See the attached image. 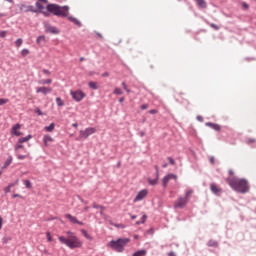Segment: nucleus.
<instances>
[{
    "mask_svg": "<svg viewBox=\"0 0 256 256\" xmlns=\"http://www.w3.org/2000/svg\"><path fill=\"white\" fill-rule=\"evenodd\" d=\"M229 186L233 191H236L237 193H248L249 192V182L245 179H239L237 177H234L232 179L228 180Z\"/></svg>",
    "mask_w": 256,
    "mask_h": 256,
    "instance_id": "1",
    "label": "nucleus"
},
{
    "mask_svg": "<svg viewBox=\"0 0 256 256\" xmlns=\"http://www.w3.org/2000/svg\"><path fill=\"white\" fill-rule=\"evenodd\" d=\"M67 235V238L63 236L58 237L60 243L66 245V247H69V249H79V247L82 245L79 238H77V236H75V234H73L71 231H68Z\"/></svg>",
    "mask_w": 256,
    "mask_h": 256,
    "instance_id": "2",
    "label": "nucleus"
},
{
    "mask_svg": "<svg viewBox=\"0 0 256 256\" xmlns=\"http://www.w3.org/2000/svg\"><path fill=\"white\" fill-rule=\"evenodd\" d=\"M48 13L54 14L56 17H67L69 15V6H59V4H48L46 6Z\"/></svg>",
    "mask_w": 256,
    "mask_h": 256,
    "instance_id": "3",
    "label": "nucleus"
},
{
    "mask_svg": "<svg viewBox=\"0 0 256 256\" xmlns=\"http://www.w3.org/2000/svg\"><path fill=\"white\" fill-rule=\"evenodd\" d=\"M191 195H193V190H187L185 192V196H180L174 203L175 209H183L187 203H189V199H191Z\"/></svg>",
    "mask_w": 256,
    "mask_h": 256,
    "instance_id": "4",
    "label": "nucleus"
},
{
    "mask_svg": "<svg viewBox=\"0 0 256 256\" xmlns=\"http://www.w3.org/2000/svg\"><path fill=\"white\" fill-rule=\"evenodd\" d=\"M128 241V238H119L118 240L110 241L108 246L114 251H117V253H123V249H125V245H127Z\"/></svg>",
    "mask_w": 256,
    "mask_h": 256,
    "instance_id": "5",
    "label": "nucleus"
},
{
    "mask_svg": "<svg viewBox=\"0 0 256 256\" xmlns=\"http://www.w3.org/2000/svg\"><path fill=\"white\" fill-rule=\"evenodd\" d=\"M79 133H80L79 139L85 140V139H88L89 137H91V135H93L94 133H97V129H95L93 127H88L85 130H80Z\"/></svg>",
    "mask_w": 256,
    "mask_h": 256,
    "instance_id": "6",
    "label": "nucleus"
},
{
    "mask_svg": "<svg viewBox=\"0 0 256 256\" xmlns=\"http://www.w3.org/2000/svg\"><path fill=\"white\" fill-rule=\"evenodd\" d=\"M70 95L72 97V99H74V101H77L79 103V101H83V99H85V93L81 90H76L70 91Z\"/></svg>",
    "mask_w": 256,
    "mask_h": 256,
    "instance_id": "7",
    "label": "nucleus"
},
{
    "mask_svg": "<svg viewBox=\"0 0 256 256\" xmlns=\"http://www.w3.org/2000/svg\"><path fill=\"white\" fill-rule=\"evenodd\" d=\"M20 11H23L24 13H37V10H35V7L33 5H25L21 4L19 7Z\"/></svg>",
    "mask_w": 256,
    "mask_h": 256,
    "instance_id": "8",
    "label": "nucleus"
},
{
    "mask_svg": "<svg viewBox=\"0 0 256 256\" xmlns=\"http://www.w3.org/2000/svg\"><path fill=\"white\" fill-rule=\"evenodd\" d=\"M171 179L177 180V175H175L173 173H169L168 175L164 176L163 179H162V186L164 188L167 187V184L169 183V181Z\"/></svg>",
    "mask_w": 256,
    "mask_h": 256,
    "instance_id": "9",
    "label": "nucleus"
},
{
    "mask_svg": "<svg viewBox=\"0 0 256 256\" xmlns=\"http://www.w3.org/2000/svg\"><path fill=\"white\" fill-rule=\"evenodd\" d=\"M18 129H21V124H15L11 129V135L15 137H21L23 135V132L17 131Z\"/></svg>",
    "mask_w": 256,
    "mask_h": 256,
    "instance_id": "10",
    "label": "nucleus"
},
{
    "mask_svg": "<svg viewBox=\"0 0 256 256\" xmlns=\"http://www.w3.org/2000/svg\"><path fill=\"white\" fill-rule=\"evenodd\" d=\"M147 193V190H141L140 192H138V194L134 198V203H137V201H143V199L147 197Z\"/></svg>",
    "mask_w": 256,
    "mask_h": 256,
    "instance_id": "11",
    "label": "nucleus"
},
{
    "mask_svg": "<svg viewBox=\"0 0 256 256\" xmlns=\"http://www.w3.org/2000/svg\"><path fill=\"white\" fill-rule=\"evenodd\" d=\"M65 217H66V219H69V221H70L71 223H74V224H77V225H83V222H82V221H79V220L77 219V217H75V216H73V215H71V214H66Z\"/></svg>",
    "mask_w": 256,
    "mask_h": 256,
    "instance_id": "12",
    "label": "nucleus"
},
{
    "mask_svg": "<svg viewBox=\"0 0 256 256\" xmlns=\"http://www.w3.org/2000/svg\"><path fill=\"white\" fill-rule=\"evenodd\" d=\"M51 91V88L45 86L36 88V93H42V95H48V93H51Z\"/></svg>",
    "mask_w": 256,
    "mask_h": 256,
    "instance_id": "13",
    "label": "nucleus"
},
{
    "mask_svg": "<svg viewBox=\"0 0 256 256\" xmlns=\"http://www.w3.org/2000/svg\"><path fill=\"white\" fill-rule=\"evenodd\" d=\"M46 32L51 33L52 35H58L59 30L55 26H46Z\"/></svg>",
    "mask_w": 256,
    "mask_h": 256,
    "instance_id": "14",
    "label": "nucleus"
},
{
    "mask_svg": "<svg viewBox=\"0 0 256 256\" xmlns=\"http://www.w3.org/2000/svg\"><path fill=\"white\" fill-rule=\"evenodd\" d=\"M210 191H211L212 193H214V195H219L222 190H221V188L217 187V185H215V183H212V184L210 185Z\"/></svg>",
    "mask_w": 256,
    "mask_h": 256,
    "instance_id": "15",
    "label": "nucleus"
},
{
    "mask_svg": "<svg viewBox=\"0 0 256 256\" xmlns=\"http://www.w3.org/2000/svg\"><path fill=\"white\" fill-rule=\"evenodd\" d=\"M206 126L211 127V129H213L214 131H221V126L219 124H215V123H212V122H207Z\"/></svg>",
    "mask_w": 256,
    "mask_h": 256,
    "instance_id": "16",
    "label": "nucleus"
},
{
    "mask_svg": "<svg viewBox=\"0 0 256 256\" xmlns=\"http://www.w3.org/2000/svg\"><path fill=\"white\" fill-rule=\"evenodd\" d=\"M11 163H13V156L10 155V156H8L4 165L2 166V169H7V167H9V165H11Z\"/></svg>",
    "mask_w": 256,
    "mask_h": 256,
    "instance_id": "17",
    "label": "nucleus"
},
{
    "mask_svg": "<svg viewBox=\"0 0 256 256\" xmlns=\"http://www.w3.org/2000/svg\"><path fill=\"white\" fill-rule=\"evenodd\" d=\"M44 145H49V143H53V138L49 135H44L43 137Z\"/></svg>",
    "mask_w": 256,
    "mask_h": 256,
    "instance_id": "18",
    "label": "nucleus"
},
{
    "mask_svg": "<svg viewBox=\"0 0 256 256\" xmlns=\"http://www.w3.org/2000/svg\"><path fill=\"white\" fill-rule=\"evenodd\" d=\"M68 19L71 21V23H74V25L81 27V22L77 18L73 16H68Z\"/></svg>",
    "mask_w": 256,
    "mask_h": 256,
    "instance_id": "19",
    "label": "nucleus"
},
{
    "mask_svg": "<svg viewBox=\"0 0 256 256\" xmlns=\"http://www.w3.org/2000/svg\"><path fill=\"white\" fill-rule=\"evenodd\" d=\"M30 139H33L31 134L27 135L26 137L19 138L18 143H27Z\"/></svg>",
    "mask_w": 256,
    "mask_h": 256,
    "instance_id": "20",
    "label": "nucleus"
},
{
    "mask_svg": "<svg viewBox=\"0 0 256 256\" xmlns=\"http://www.w3.org/2000/svg\"><path fill=\"white\" fill-rule=\"evenodd\" d=\"M197 5L201 8V9H205L207 8V2H205V0H195Z\"/></svg>",
    "mask_w": 256,
    "mask_h": 256,
    "instance_id": "21",
    "label": "nucleus"
},
{
    "mask_svg": "<svg viewBox=\"0 0 256 256\" xmlns=\"http://www.w3.org/2000/svg\"><path fill=\"white\" fill-rule=\"evenodd\" d=\"M207 245L208 247H219V242L211 239L208 241Z\"/></svg>",
    "mask_w": 256,
    "mask_h": 256,
    "instance_id": "22",
    "label": "nucleus"
},
{
    "mask_svg": "<svg viewBox=\"0 0 256 256\" xmlns=\"http://www.w3.org/2000/svg\"><path fill=\"white\" fill-rule=\"evenodd\" d=\"M145 255H147V250H138L134 252L132 256H145Z\"/></svg>",
    "mask_w": 256,
    "mask_h": 256,
    "instance_id": "23",
    "label": "nucleus"
},
{
    "mask_svg": "<svg viewBox=\"0 0 256 256\" xmlns=\"http://www.w3.org/2000/svg\"><path fill=\"white\" fill-rule=\"evenodd\" d=\"M88 87H90V89H93L94 91H97V89H99V86H97V82H93V81H90L88 83Z\"/></svg>",
    "mask_w": 256,
    "mask_h": 256,
    "instance_id": "24",
    "label": "nucleus"
},
{
    "mask_svg": "<svg viewBox=\"0 0 256 256\" xmlns=\"http://www.w3.org/2000/svg\"><path fill=\"white\" fill-rule=\"evenodd\" d=\"M38 83H39V85H51V83H53V80L43 79V80H40Z\"/></svg>",
    "mask_w": 256,
    "mask_h": 256,
    "instance_id": "25",
    "label": "nucleus"
},
{
    "mask_svg": "<svg viewBox=\"0 0 256 256\" xmlns=\"http://www.w3.org/2000/svg\"><path fill=\"white\" fill-rule=\"evenodd\" d=\"M158 181H159V177L157 178V176L155 179L148 178V183L149 185H152V186L157 185Z\"/></svg>",
    "mask_w": 256,
    "mask_h": 256,
    "instance_id": "26",
    "label": "nucleus"
},
{
    "mask_svg": "<svg viewBox=\"0 0 256 256\" xmlns=\"http://www.w3.org/2000/svg\"><path fill=\"white\" fill-rule=\"evenodd\" d=\"M36 43L38 45H43L45 43V37L42 35V36H39L37 39H36Z\"/></svg>",
    "mask_w": 256,
    "mask_h": 256,
    "instance_id": "27",
    "label": "nucleus"
},
{
    "mask_svg": "<svg viewBox=\"0 0 256 256\" xmlns=\"http://www.w3.org/2000/svg\"><path fill=\"white\" fill-rule=\"evenodd\" d=\"M55 129V123H51L49 126L45 127V131H48V133H51Z\"/></svg>",
    "mask_w": 256,
    "mask_h": 256,
    "instance_id": "28",
    "label": "nucleus"
},
{
    "mask_svg": "<svg viewBox=\"0 0 256 256\" xmlns=\"http://www.w3.org/2000/svg\"><path fill=\"white\" fill-rule=\"evenodd\" d=\"M56 105H58V107H64L65 106V102H63L61 97H57L56 98Z\"/></svg>",
    "mask_w": 256,
    "mask_h": 256,
    "instance_id": "29",
    "label": "nucleus"
},
{
    "mask_svg": "<svg viewBox=\"0 0 256 256\" xmlns=\"http://www.w3.org/2000/svg\"><path fill=\"white\" fill-rule=\"evenodd\" d=\"M145 221H147V215L143 214L142 220L141 221H137L136 225H143V223H145Z\"/></svg>",
    "mask_w": 256,
    "mask_h": 256,
    "instance_id": "30",
    "label": "nucleus"
},
{
    "mask_svg": "<svg viewBox=\"0 0 256 256\" xmlns=\"http://www.w3.org/2000/svg\"><path fill=\"white\" fill-rule=\"evenodd\" d=\"M11 236H7V235H5L3 238H2V243L4 244V245H6V243H8L9 241H11Z\"/></svg>",
    "mask_w": 256,
    "mask_h": 256,
    "instance_id": "31",
    "label": "nucleus"
},
{
    "mask_svg": "<svg viewBox=\"0 0 256 256\" xmlns=\"http://www.w3.org/2000/svg\"><path fill=\"white\" fill-rule=\"evenodd\" d=\"M15 45H16V47H21V45H23V39L18 38V39L15 41Z\"/></svg>",
    "mask_w": 256,
    "mask_h": 256,
    "instance_id": "32",
    "label": "nucleus"
},
{
    "mask_svg": "<svg viewBox=\"0 0 256 256\" xmlns=\"http://www.w3.org/2000/svg\"><path fill=\"white\" fill-rule=\"evenodd\" d=\"M114 94L115 95H123V91L121 90V88H115L114 89Z\"/></svg>",
    "mask_w": 256,
    "mask_h": 256,
    "instance_id": "33",
    "label": "nucleus"
},
{
    "mask_svg": "<svg viewBox=\"0 0 256 256\" xmlns=\"http://www.w3.org/2000/svg\"><path fill=\"white\" fill-rule=\"evenodd\" d=\"M24 185H25L26 189H31V181L24 180Z\"/></svg>",
    "mask_w": 256,
    "mask_h": 256,
    "instance_id": "34",
    "label": "nucleus"
},
{
    "mask_svg": "<svg viewBox=\"0 0 256 256\" xmlns=\"http://www.w3.org/2000/svg\"><path fill=\"white\" fill-rule=\"evenodd\" d=\"M14 149H15V151H19V149H23L22 143H19V142H18V143L15 145Z\"/></svg>",
    "mask_w": 256,
    "mask_h": 256,
    "instance_id": "35",
    "label": "nucleus"
},
{
    "mask_svg": "<svg viewBox=\"0 0 256 256\" xmlns=\"http://www.w3.org/2000/svg\"><path fill=\"white\" fill-rule=\"evenodd\" d=\"M35 5H36V7H37L38 9H40V11H43V9H44L43 4H41L39 1H37V2L35 3Z\"/></svg>",
    "mask_w": 256,
    "mask_h": 256,
    "instance_id": "36",
    "label": "nucleus"
},
{
    "mask_svg": "<svg viewBox=\"0 0 256 256\" xmlns=\"http://www.w3.org/2000/svg\"><path fill=\"white\" fill-rule=\"evenodd\" d=\"M29 53V50L28 49H23L22 51H21V55L23 56V57H26V55Z\"/></svg>",
    "mask_w": 256,
    "mask_h": 256,
    "instance_id": "37",
    "label": "nucleus"
},
{
    "mask_svg": "<svg viewBox=\"0 0 256 256\" xmlns=\"http://www.w3.org/2000/svg\"><path fill=\"white\" fill-rule=\"evenodd\" d=\"M8 99H5V98H0V106L1 105H5V103H8Z\"/></svg>",
    "mask_w": 256,
    "mask_h": 256,
    "instance_id": "38",
    "label": "nucleus"
},
{
    "mask_svg": "<svg viewBox=\"0 0 256 256\" xmlns=\"http://www.w3.org/2000/svg\"><path fill=\"white\" fill-rule=\"evenodd\" d=\"M34 112L39 116L43 115V112L39 108H35Z\"/></svg>",
    "mask_w": 256,
    "mask_h": 256,
    "instance_id": "39",
    "label": "nucleus"
},
{
    "mask_svg": "<svg viewBox=\"0 0 256 256\" xmlns=\"http://www.w3.org/2000/svg\"><path fill=\"white\" fill-rule=\"evenodd\" d=\"M209 25L210 27H212V29H215V31H219V26H217L216 24L210 23Z\"/></svg>",
    "mask_w": 256,
    "mask_h": 256,
    "instance_id": "40",
    "label": "nucleus"
},
{
    "mask_svg": "<svg viewBox=\"0 0 256 256\" xmlns=\"http://www.w3.org/2000/svg\"><path fill=\"white\" fill-rule=\"evenodd\" d=\"M0 37H1L2 39H5V37H7V31H1V32H0Z\"/></svg>",
    "mask_w": 256,
    "mask_h": 256,
    "instance_id": "41",
    "label": "nucleus"
},
{
    "mask_svg": "<svg viewBox=\"0 0 256 256\" xmlns=\"http://www.w3.org/2000/svg\"><path fill=\"white\" fill-rule=\"evenodd\" d=\"M82 233L84 237H86V239H91V236H89V234L87 233V230H82Z\"/></svg>",
    "mask_w": 256,
    "mask_h": 256,
    "instance_id": "42",
    "label": "nucleus"
},
{
    "mask_svg": "<svg viewBox=\"0 0 256 256\" xmlns=\"http://www.w3.org/2000/svg\"><path fill=\"white\" fill-rule=\"evenodd\" d=\"M122 87L125 91H127V93H130L131 90L127 88V84L125 82H122Z\"/></svg>",
    "mask_w": 256,
    "mask_h": 256,
    "instance_id": "43",
    "label": "nucleus"
},
{
    "mask_svg": "<svg viewBox=\"0 0 256 256\" xmlns=\"http://www.w3.org/2000/svg\"><path fill=\"white\" fill-rule=\"evenodd\" d=\"M93 208L94 209H105V207H103L101 205H97L96 203L93 204Z\"/></svg>",
    "mask_w": 256,
    "mask_h": 256,
    "instance_id": "44",
    "label": "nucleus"
},
{
    "mask_svg": "<svg viewBox=\"0 0 256 256\" xmlns=\"http://www.w3.org/2000/svg\"><path fill=\"white\" fill-rule=\"evenodd\" d=\"M46 237H47V241L49 242L53 241V238L51 237V233L47 232Z\"/></svg>",
    "mask_w": 256,
    "mask_h": 256,
    "instance_id": "45",
    "label": "nucleus"
},
{
    "mask_svg": "<svg viewBox=\"0 0 256 256\" xmlns=\"http://www.w3.org/2000/svg\"><path fill=\"white\" fill-rule=\"evenodd\" d=\"M168 162L170 163V165H175V160L171 157H168Z\"/></svg>",
    "mask_w": 256,
    "mask_h": 256,
    "instance_id": "46",
    "label": "nucleus"
},
{
    "mask_svg": "<svg viewBox=\"0 0 256 256\" xmlns=\"http://www.w3.org/2000/svg\"><path fill=\"white\" fill-rule=\"evenodd\" d=\"M141 109H142L143 111H145V109H149V104H143V105L141 106Z\"/></svg>",
    "mask_w": 256,
    "mask_h": 256,
    "instance_id": "47",
    "label": "nucleus"
},
{
    "mask_svg": "<svg viewBox=\"0 0 256 256\" xmlns=\"http://www.w3.org/2000/svg\"><path fill=\"white\" fill-rule=\"evenodd\" d=\"M242 7H243L244 9H249V4H247L246 2H243V3H242Z\"/></svg>",
    "mask_w": 256,
    "mask_h": 256,
    "instance_id": "48",
    "label": "nucleus"
},
{
    "mask_svg": "<svg viewBox=\"0 0 256 256\" xmlns=\"http://www.w3.org/2000/svg\"><path fill=\"white\" fill-rule=\"evenodd\" d=\"M149 113H150V115H156L157 110H155V109L149 110Z\"/></svg>",
    "mask_w": 256,
    "mask_h": 256,
    "instance_id": "49",
    "label": "nucleus"
},
{
    "mask_svg": "<svg viewBox=\"0 0 256 256\" xmlns=\"http://www.w3.org/2000/svg\"><path fill=\"white\" fill-rule=\"evenodd\" d=\"M25 155H18L17 156V159H19L20 161H23V159H25Z\"/></svg>",
    "mask_w": 256,
    "mask_h": 256,
    "instance_id": "50",
    "label": "nucleus"
},
{
    "mask_svg": "<svg viewBox=\"0 0 256 256\" xmlns=\"http://www.w3.org/2000/svg\"><path fill=\"white\" fill-rule=\"evenodd\" d=\"M43 73H44V75H51V72L49 70H47V69H44Z\"/></svg>",
    "mask_w": 256,
    "mask_h": 256,
    "instance_id": "51",
    "label": "nucleus"
},
{
    "mask_svg": "<svg viewBox=\"0 0 256 256\" xmlns=\"http://www.w3.org/2000/svg\"><path fill=\"white\" fill-rule=\"evenodd\" d=\"M11 192V186H7L5 188V193H10Z\"/></svg>",
    "mask_w": 256,
    "mask_h": 256,
    "instance_id": "52",
    "label": "nucleus"
},
{
    "mask_svg": "<svg viewBox=\"0 0 256 256\" xmlns=\"http://www.w3.org/2000/svg\"><path fill=\"white\" fill-rule=\"evenodd\" d=\"M197 121H200V123H203V116H197Z\"/></svg>",
    "mask_w": 256,
    "mask_h": 256,
    "instance_id": "53",
    "label": "nucleus"
},
{
    "mask_svg": "<svg viewBox=\"0 0 256 256\" xmlns=\"http://www.w3.org/2000/svg\"><path fill=\"white\" fill-rule=\"evenodd\" d=\"M210 163L212 164V165H214L215 164V157H210Z\"/></svg>",
    "mask_w": 256,
    "mask_h": 256,
    "instance_id": "54",
    "label": "nucleus"
},
{
    "mask_svg": "<svg viewBox=\"0 0 256 256\" xmlns=\"http://www.w3.org/2000/svg\"><path fill=\"white\" fill-rule=\"evenodd\" d=\"M155 169H156V176L159 177V167L155 166Z\"/></svg>",
    "mask_w": 256,
    "mask_h": 256,
    "instance_id": "55",
    "label": "nucleus"
},
{
    "mask_svg": "<svg viewBox=\"0 0 256 256\" xmlns=\"http://www.w3.org/2000/svg\"><path fill=\"white\" fill-rule=\"evenodd\" d=\"M17 183H18V181L16 180L15 183L9 184L8 187H10V189H11V187H14L15 185H17Z\"/></svg>",
    "mask_w": 256,
    "mask_h": 256,
    "instance_id": "56",
    "label": "nucleus"
},
{
    "mask_svg": "<svg viewBox=\"0 0 256 256\" xmlns=\"http://www.w3.org/2000/svg\"><path fill=\"white\" fill-rule=\"evenodd\" d=\"M168 256H177V254H175V252L171 251L168 253Z\"/></svg>",
    "mask_w": 256,
    "mask_h": 256,
    "instance_id": "57",
    "label": "nucleus"
},
{
    "mask_svg": "<svg viewBox=\"0 0 256 256\" xmlns=\"http://www.w3.org/2000/svg\"><path fill=\"white\" fill-rule=\"evenodd\" d=\"M102 77H109V72H104V73L102 74Z\"/></svg>",
    "mask_w": 256,
    "mask_h": 256,
    "instance_id": "58",
    "label": "nucleus"
},
{
    "mask_svg": "<svg viewBox=\"0 0 256 256\" xmlns=\"http://www.w3.org/2000/svg\"><path fill=\"white\" fill-rule=\"evenodd\" d=\"M3 227V218L0 217V229Z\"/></svg>",
    "mask_w": 256,
    "mask_h": 256,
    "instance_id": "59",
    "label": "nucleus"
},
{
    "mask_svg": "<svg viewBox=\"0 0 256 256\" xmlns=\"http://www.w3.org/2000/svg\"><path fill=\"white\" fill-rule=\"evenodd\" d=\"M88 75H89V77H92V75H95V72L90 71V72L88 73Z\"/></svg>",
    "mask_w": 256,
    "mask_h": 256,
    "instance_id": "60",
    "label": "nucleus"
},
{
    "mask_svg": "<svg viewBox=\"0 0 256 256\" xmlns=\"http://www.w3.org/2000/svg\"><path fill=\"white\" fill-rule=\"evenodd\" d=\"M130 217H131L132 220L137 219V215H130Z\"/></svg>",
    "mask_w": 256,
    "mask_h": 256,
    "instance_id": "61",
    "label": "nucleus"
},
{
    "mask_svg": "<svg viewBox=\"0 0 256 256\" xmlns=\"http://www.w3.org/2000/svg\"><path fill=\"white\" fill-rule=\"evenodd\" d=\"M96 35L100 37V39H103V35H101V33L97 32Z\"/></svg>",
    "mask_w": 256,
    "mask_h": 256,
    "instance_id": "62",
    "label": "nucleus"
},
{
    "mask_svg": "<svg viewBox=\"0 0 256 256\" xmlns=\"http://www.w3.org/2000/svg\"><path fill=\"white\" fill-rule=\"evenodd\" d=\"M72 127H74L75 129H77L78 124H77V123H73V124H72Z\"/></svg>",
    "mask_w": 256,
    "mask_h": 256,
    "instance_id": "63",
    "label": "nucleus"
},
{
    "mask_svg": "<svg viewBox=\"0 0 256 256\" xmlns=\"http://www.w3.org/2000/svg\"><path fill=\"white\" fill-rule=\"evenodd\" d=\"M123 101H125V98H124V97H122V98L119 99V103H123Z\"/></svg>",
    "mask_w": 256,
    "mask_h": 256,
    "instance_id": "64",
    "label": "nucleus"
}]
</instances>
